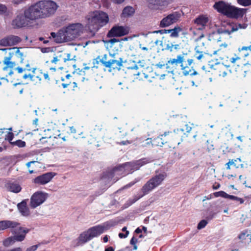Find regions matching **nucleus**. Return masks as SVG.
Returning a JSON list of instances; mask_svg holds the SVG:
<instances>
[{
	"instance_id": "obj_53",
	"label": "nucleus",
	"mask_w": 251,
	"mask_h": 251,
	"mask_svg": "<svg viewBox=\"0 0 251 251\" xmlns=\"http://www.w3.org/2000/svg\"><path fill=\"white\" fill-rule=\"evenodd\" d=\"M245 28V26H242L241 25L239 24L238 25H235V27H233L232 29V31H236L238 28Z\"/></svg>"
},
{
	"instance_id": "obj_23",
	"label": "nucleus",
	"mask_w": 251,
	"mask_h": 251,
	"mask_svg": "<svg viewBox=\"0 0 251 251\" xmlns=\"http://www.w3.org/2000/svg\"><path fill=\"white\" fill-rule=\"evenodd\" d=\"M149 6L154 9H161L167 5L166 0H147Z\"/></svg>"
},
{
	"instance_id": "obj_59",
	"label": "nucleus",
	"mask_w": 251,
	"mask_h": 251,
	"mask_svg": "<svg viewBox=\"0 0 251 251\" xmlns=\"http://www.w3.org/2000/svg\"><path fill=\"white\" fill-rule=\"evenodd\" d=\"M25 69H26V71H30L31 70V68H30V66L29 63H27L26 65V68H25Z\"/></svg>"
},
{
	"instance_id": "obj_51",
	"label": "nucleus",
	"mask_w": 251,
	"mask_h": 251,
	"mask_svg": "<svg viewBox=\"0 0 251 251\" xmlns=\"http://www.w3.org/2000/svg\"><path fill=\"white\" fill-rule=\"evenodd\" d=\"M14 69H15L19 74H22L26 71L25 68H23L21 67H15Z\"/></svg>"
},
{
	"instance_id": "obj_27",
	"label": "nucleus",
	"mask_w": 251,
	"mask_h": 251,
	"mask_svg": "<svg viewBox=\"0 0 251 251\" xmlns=\"http://www.w3.org/2000/svg\"><path fill=\"white\" fill-rule=\"evenodd\" d=\"M125 67L128 69L138 70L137 63L133 60L129 59L124 62Z\"/></svg>"
},
{
	"instance_id": "obj_39",
	"label": "nucleus",
	"mask_w": 251,
	"mask_h": 251,
	"mask_svg": "<svg viewBox=\"0 0 251 251\" xmlns=\"http://www.w3.org/2000/svg\"><path fill=\"white\" fill-rule=\"evenodd\" d=\"M207 224V222L204 220H201L198 225V229H201L204 228Z\"/></svg>"
},
{
	"instance_id": "obj_5",
	"label": "nucleus",
	"mask_w": 251,
	"mask_h": 251,
	"mask_svg": "<svg viewBox=\"0 0 251 251\" xmlns=\"http://www.w3.org/2000/svg\"><path fill=\"white\" fill-rule=\"evenodd\" d=\"M166 174L163 173L157 174L152 177L143 187L142 189L143 194L136 196L132 201L130 202V205L134 203L143 196L148 194L150 192L160 185L166 177Z\"/></svg>"
},
{
	"instance_id": "obj_41",
	"label": "nucleus",
	"mask_w": 251,
	"mask_h": 251,
	"mask_svg": "<svg viewBox=\"0 0 251 251\" xmlns=\"http://www.w3.org/2000/svg\"><path fill=\"white\" fill-rule=\"evenodd\" d=\"M14 138V134L12 132H8L7 135L5 136V139L6 140L8 141L11 144V142H12V140H13Z\"/></svg>"
},
{
	"instance_id": "obj_6",
	"label": "nucleus",
	"mask_w": 251,
	"mask_h": 251,
	"mask_svg": "<svg viewBox=\"0 0 251 251\" xmlns=\"http://www.w3.org/2000/svg\"><path fill=\"white\" fill-rule=\"evenodd\" d=\"M35 4L42 19L50 17L57 8L56 3L50 0H40L35 3Z\"/></svg>"
},
{
	"instance_id": "obj_42",
	"label": "nucleus",
	"mask_w": 251,
	"mask_h": 251,
	"mask_svg": "<svg viewBox=\"0 0 251 251\" xmlns=\"http://www.w3.org/2000/svg\"><path fill=\"white\" fill-rule=\"evenodd\" d=\"M239 161L241 162V160L240 158H237L236 159H231L229 160V163H232L231 165L234 166L236 168H239V165L236 164V162Z\"/></svg>"
},
{
	"instance_id": "obj_38",
	"label": "nucleus",
	"mask_w": 251,
	"mask_h": 251,
	"mask_svg": "<svg viewBox=\"0 0 251 251\" xmlns=\"http://www.w3.org/2000/svg\"><path fill=\"white\" fill-rule=\"evenodd\" d=\"M229 199L234 201L237 202H238L239 204H242L244 202V201L243 199L238 198L233 195H230Z\"/></svg>"
},
{
	"instance_id": "obj_11",
	"label": "nucleus",
	"mask_w": 251,
	"mask_h": 251,
	"mask_svg": "<svg viewBox=\"0 0 251 251\" xmlns=\"http://www.w3.org/2000/svg\"><path fill=\"white\" fill-rule=\"evenodd\" d=\"M183 15L182 11H175L164 17L160 21V26L165 27L177 22Z\"/></svg>"
},
{
	"instance_id": "obj_21",
	"label": "nucleus",
	"mask_w": 251,
	"mask_h": 251,
	"mask_svg": "<svg viewBox=\"0 0 251 251\" xmlns=\"http://www.w3.org/2000/svg\"><path fill=\"white\" fill-rule=\"evenodd\" d=\"M30 24V23L28 19L25 17V15H18L16 18L13 21V25L18 27H22L28 26Z\"/></svg>"
},
{
	"instance_id": "obj_19",
	"label": "nucleus",
	"mask_w": 251,
	"mask_h": 251,
	"mask_svg": "<svg viewBox=\"0 0 251 251\" xmlns=\"http://www.w3.org/2000/svg\"><path fill=\"white\" fill-rule=\"evenodd\" d=\"M54 176V173L51 172L47 173L36 177L33 180V182L36 184L44 185L49 182Z\"/></svg>"
},
{
	"instance_id": "obj_61",
	"label": "nucleus",
	"mask_w": 251,
	"mask_h": 251,
	"mask_svg": "<svg viewBox=\"0 0 251 251\" xmlns=\"http://www.w3.org/2000/svg\"><path fill=\"white\" fill-rule=\"evenodd\" d=\"M231 164L232 163H229V161L227 163H226V169L227 170H230V166L231 165Z\"/></svg>"
},
{
	"instance_id": "obj_29",
	"label": "nucleus",
	"mask_w": 251,
	"mask_h": 251,
	"mask_svg": "<svg viewBox=\"0 0 251 251\" xmlns=\"http://www.w3.org/2000/svg\"><path fill=\"white\" fill-rule=\"evenodd\" d=\"M9 50H12V51L9 53H12V56L15 54L18 57L20 58V62L22 63L24 60V54L23 52L20 51V49L18 48H13L9 49Z\"/></svg>"
},
{
	"instance_id": "obj_40",
	"label": "nucleus",
	"mask_w": 251,
	"mask_h": 251,
	"mask_svg": "<svg viewBox=\"0 0 251 251\" xmlns=\"http://www.w3.org/2000/svg\"><path fill=\"white\" fill-rule=\"evenodd\" d=\"M220 46L221 47V49H219V50H217L214 51L213 52V54H214V55H217V54L220 55L221 51H222L221 48L222 47H224V48H226L227 47V44H226V43H224V44H222L220 45Z\"/></svg>"
},
{
	"instance_id": "obj_50",
	"label": "nucleus",
	"mask_w": 251,
	"mask_h": 251,
	"mask_svg": "<svg viewBox=\"0 0 251 251\" xmlns=\"http://www.w3.org/2000/svg\"><path fill=\"white\" fill-rule=\"evenodd\" d=\"M75 57V55H73L72 57H71V54L70 53H68L67 54V58H65L64 59V61L65 62H66L67 61H72V60H73L74 59Z\"/></svg>"
},
{
	"instance_id": "obj_55",
	"label": "nucleus",
	"mask_w": 251,
	"mask_h": 251,
	"mask_svg": "<svg viewBox=\"0 0 251 251\" xmlns=\"http://www.w3.org/2000/svg\"><path fill=\"white\" fill-rule=\"evenodd\" d=\"M24 1V0H12V3L14 4H19L22 3Z\"/></svg>"
},
{
	"instance_id": "obj_15",
	"label": "nucleus",
	"mask_w": 251,
	"mask_h": 251,
	"mask_svg": "<svg viewBox=\"0 0 251 251\" xmlns=\"http://www.w3.org/2000/svg\"><path fill=\"white\" fill-rule=\"evenodd\" d=\"M47 194L42 192H36L34 193L30 198V206L35 208L42 204L47 199Z\"/></svg>"
},
{
	"instance_id": "obj_10",
	"label": "nucleus",
	"mask_w": 251,
	"mask_h": 251,
	"mask_svg": "<svg viewBox=\"0 0 251 251\" xmlns=\"http://www.w3.org/2000/svg\"><path fill=\"white\" fill-rule=\"evenodd\" d=\"M151 33V32L148 33H141L137 40L139 49L143 52L148 53L151 50L150 45L152 42V40L150 38Z\"/></svg>"
},
{
	"instance_id": "obj_46",
	"label": "nucleus",
	"mask_w": 251,
	"mask_h": 251,
	"mask_svg": "<svg viewBox=\"0 0 251 251\" xmlns=\"http://www.w3.org/2000/svg\"><path fill=\"white\" fill-rule=\"evenodd\" d=\"M34 75H31L30 74H25L23 76V79H28L29 78L30 80H33V77H34Z\"/></svg>"
},
{
	"instance_id": "obj_58",
	"label": "nucleus",
	"mask_w": 251,
	"mask_h": 251,
	"mask_svg": "<svg viewBox=\"0 0 251 251\" xmlns=\"http://www.w3.org/2000/svg\"><path fill=\"white\" fill-rule=\"evenodd\" d=\"M59 60V59L58 58V57L56 56L53 58L51 62L54 63H56Z\"/></svg>"
},
{
	"instance_id": "obj_49",
	"label": "nucleus",
	"mask_w": 251,
	"mask_h": 251,
	"mask_svg": "<svg viewBox=\"0 0 251 251\" xmlns=\"http://www.w3.org/2000/svg\"><path fill=\"white\" fill-rule=\"evenodd\" d=\"M146 63L145 61H140L137 63V66H138V69H141L144 68L145 66Z\"/></svg>"
},
{
	"instance_id": "obj_4",
	"label": "nucleus",
	"mask_w": 251,
	"mask_h": 251,
	"mask_svg": "<svg viewBox=\"0 0 251 251\" xmlns=\"http://www.w3.org/2000/svg\"><path fill=\"white\" fill-rule=\"evenodd\" d=\"M110 227L107 224L93 226L82 232L75 240V246H82L95 237H97L108 230Z\"/></svg>"
},
{
	"instance_id": "obj_22",
	"label": "nucleus",
	"mask_w": 251,
	"mask_h": 251,
	"mask_svg": "<svg viewBox=\"0 0 251 251\" xmlns=\"http://www.w3.org/2000/svg\"><path fill=\"white\" fill-rule=\"evenodd\" d=\"M118 41L119 40L115 38L104 41V45L109 51V55L112 57H114L118 54V50L115 51L113 48L114 44Z\"/></svg>"
},
{
	"instance_id": "obj_54",
	"label": "nucleus",
	"mask_w": 251,
	"mask_h": 251,
	"mask_svg": "<svg viewBox=\"0 0 251 251\" xmlns=\"http://www.w3.org/2000/svg\"><path fill=\"white\" fill-rule=\"evenodd\" d=\"M251 69V68H250V67H245V65L244 66L243 70H244V72L245 73L244 77H245L246 76L247 73Z\"/></svg>"
},
{
	"instance_id": "obj_52",
	"label": "nucleus",
	"mask_w": 251,
	"mask_h": 251,
	"mask_svg": "<svg viewBox=\"0 0 251 251\" xmlns=\"http://www.w3.org/2000/svg\"><path fill=\"white\" fill-rule=\"evenodd\" d=\"M128 234H129L128 231H126V233L125 234H124V233H120L119 234V236L121 238H126Z\"/></svg>"
},
{
	"instance_id": "obj_34",
	"label": "nucleus",
	"mask_w": 251,
	"mask_h": 251,
	"mask_svg": "<svg viewBox=\"0 0 251 251\" xmlns=\"http://www.w3.org/2000/svg\"><path fill=\"white\" fill-rule=\"evenodd\" d=\"M195 50L196 51V53L194 55L195 57L198 60H201L204 57L203 52L199 51L198 47L195 48Z\"/></svg>"
},
{
	"instance_id": "obj_13",
	"label": "nucleus",
	"mask_w": 251,
	"mask_h": 251,
	"mask_svg": "<svg viewBox=\"0 0 251 251\" xmlns=\"http://www.w3.org/2000/svg\"><path fill=\"white\" fill-rule=\"evenodd\" d=\"M24 14L30 24L38 20L42 19L35 3L25 9Z\"/></svg>"
},
{
	"instance_id": "obj_25",
	"label": "nucleus",
	"mask_w": 251,
	"mask_h": 251,
	"mask_svg": "<svg viewBox=\"0 0 251 251\" xmlns=\"http://www.w3.org/2000/svg\"><path fill=\"white\" fill-rule=\"evenodd\" d=\"M18 207L20 212L23 215L26 216L29 214V211L26 206V203L23 201L18 204Z\"/></svg>"
},
{
	"instance_id": "obj_2",
	"label": "nucleus",
	"mask_w": 251,
	"mask_h": 251,
	"mask_svg": "<svg viewBox=\"0 0 251 251\" xmlns=\"http://www.w3.org/2000/svg\"><path fill=\"white\" fill-rule=\"evenodd\" d=\"M193 63V59H188L186 62L184 58V54H180L177 56L176 58L169 60L166 63V68L168 72L173 73L179 64L180 65L181 69L184 75H196L197 73L192 66Z\"/></svg>"
},
{
	"instance_id": "obj_63",
	"label": "nucleus",
	"mask_w": 251,
	"mask_h": 251,
	"mask_svg": "<svg viewBox=\"0 0 251 251\" xmlns=\"http://www.w3.org/2000/svg\"><path fill=\"white\" fill-rule=\"evenodd\" d=\"M105 251H114V249L112 247H109L105 249Z\"/></svg>"
},
{
	"instance_id": "obj_3",
	"label": "nucleus",
	"mask_w": 251,
	"mask_h": 251,
	"mask_svg": "<svg viewBox=\"0 0 251 251\" xmlns=\"http://www.w3.org/2000/svg\"><path fill=\"white\" fill-rule=\"evenodd\" d=\"M213 7L218 12L233 19L243 17L247 10V9L238 8L224 1L215 2Z\"/></svg>"
},
{
	"instance_id": "obj_17",
	"label": "nucleus",
	"mask_w": 251,
	"mask_h": 251,
	"mask_svg": "<svg viewBox=\"0 0 251 251\" xmlns=\"http://www.w3.org/2000/svg\"><path fill=\"white\" fill-rule=\"evenodd\" d=\"M21 41V39L16 36L10 35L0 40V46L2 47L12 46Z\"/></svg>"
},
{
	"instance_id": "obj_31",
	"label": "nucleus",
	"mask_w": 251,
	"mask_h": 251,
	"mask_svg": "<svg viewBox=\"0 0 251 251\" xmlns=\"http://www.w3.org/2000/svg\"><path fill=\"white\" fill-rule=\"evenodd\" d=\"M134 12L133 8L130 6L125 7L123 11V15L124 17L129 16L132 15Z\"/></svg>"
},
{
	"instance_id": "obj_9",
	"label": "nucleus",
	"mask_w": 251,
	"mask_h": 251,
	"mask_svg": "<svg viewBox=\"0 0 251 251\" xmlns=\"http://www.w3.org/2000/svg\"><path fill=\"white\" fill-rule=\"evenodd\" d=\"M12 232L15 234L14 236L7 238L3 241V245L4 246L7 247L13 244L15 241H23L25 239L26 233H28V229L20 227L12 230Z\"/></svg>"
},
{
	"instance_id": "obj_20",
	"label": "nucleus",
	"mask_w": 251,
	"mask_h": 251,
	"mask_svg": "<svg viewBox=\"0 0 251 251\" xmlns=\"http://www.w3.org/2000/svg\"><path fill=\"white\" fill-rule=\"evenodd\" d=\"M21 227L20 224L16 222L3 220L0 221V232L5 230L7 228H11L12 230L15 229L16 228Z\"/></svg>"
},
{
	"instance_id": "obj_64",
	"label": "nucleus",
	"mask_w": 251,
	"mask_h": 251,
	"mask_svg": "<svg viewBox=\"0 0 251 251\" xmlns=\"http://www.w3.org/2000/svg\"><path fill=\"white\" fill-rule=\"evenodd\" d=\"M35 162V161H30V162H27L26 164V165L27 167L29 168L31 164L34 163Z\"/></svg>"
},
{
	"instance_id": "obj_7",
	"label": "nucleus",
	"mask_w": 251,
	"mask_h": 251,
	"mask_svg": "<svg viewBox=\"0 0 251 251\" xmlns=\"http://www.w3.org/2000/svg\"><path fill=\"white\" fill-rule=\"evenodd\" d=\"M84 30V25L80 23H75L67 26L64 31V42L74 40Z\"/></svg>"
},
{
	"instance_id": "obj_30",
	"label": "nucleus",
	"mask_w": 251,
	"mask_h": 251,
	"mask_svg": "<svg viewBox=\"0 0 251 251\" xmlns=\"http://www.w3.org/2000/svg\"><path fill=\"white\" fill-rule=\"evenodd\" d=\"M209 40L210 41H221V34L218 32H214L209 34Z\"/></svg>"
},
{
	"instance_id": "obj_37",
	"label": "nucleus",
	"mask_w": 251,
	"mask_h": 251,
	"mask_svg": "<svg viewBox=\"0 0 251 251\" xmlns=\"http://www.w3.org/2000/svg\"><path fill=\"white\" fill-rule=\"evenodd\" d=\"M238 50L239 52L242 51H246L247 53H245L244 55L245 56H247L249 55L248 51L251 52V45L248 46V47H242L241 48H239L238 49Z\"/></svg>"
},
{
	"instance_id": "obj_18",
	"label": "nucleus",
	"mask_w": 251,
	"mask_h": 251,
	"mask_svg": "<svg viewBox=\"0 0 251 251\" xmlns=\"http://www.w3.org/2000/svg\"><path fill=\"white\" fill-rule=\"evenodd\" d=\"M119 59V60L110 59L108 61L103 62V64L105 67L108 68L109 69V71L110 72L114 70H120L122 66L123 61L121 58Z\"/></svg>"
},
{
	"instance_id": "obj_14",
	"label": "nucleus",
	"mask_w": 251,
	"mask_h": 251,
	"mask_svg": "<svg viewBox=\"0 0 251 251\" xmlns=\"http://www.w3.org/2000/svg\"><path fill=\"white\" fill-rule=\"evenodd\" d=\"M130 28L127 26L116 25L109 31L107 36L110 37H121L128 34Z\"/></svg>"
},
{
	"instance_id": "obj_16",
	"label": "nucleus",
	"mask_w": 251,
	"mask_h": 251,
	"mask_svg": "<svg viewBox=\"0 0 251 251\" xmlns=\"http://www.w3.org/2000/svg\"><path fill=\"white\" fill-rule=\"evenodd\" d=\"M12 53H9L8 55L4 57L3 60L4 67L2 70L4 71L8 72L9 75H12L14 74L13 70L16 65V62L12 60Z\"/></svg>"
},
{
	"instance_id": "obj_62",
	"label": "nucleus",
	"mask_w": 251,
	"mask_h": 251,
	"mask_svg": "<svg viewBox=\"0 0 251 251\" xmlns=\"http://www.w3.org/2000/svg\"><path fill=\"white\" fill-rule=\"evenodd\" d=\"M227 75V73L226 71H223L221 73H220L219 74V75L220 76H222L223 77L226 76Z\"/></svg>"
},
{
	"instance_id": "obj_24",
	"label": "nucleus",
	"mask_w": 251,
	"mask_h": 251,
	"mask_svg": "<svg viewBox=\"0 0 251 251\" xmlns=\"http://www.w3.org/2000/svg\"><path fill=\"white\" fill-rule=\"evenodd\" d=\"M209 21L208 17L206 15L199 16L194 20V23L199 26V29H204Z\"/></svg>"
},
{
	"instance_id": "obj_48",
	"label": "nucleus",
	"mask_w": 251,
	"mask_h": 251,
	"mask_svg": "<svg viewBox=\"0 0 251 251\" xmlns=\"http://www.w3.org/2000/svg\"><path fill=\"white\" fill-rule=\"evenodd\" d=\"M151 33V35L152 34V33H159L161 34H168V31H167V29H162V30L154 31Z\"/></svg>"
},
{
	"instance_id": "obj_35",
	"label": "nucleus",
	"mask_w": 251,
	"mask_h": 251,
	"mask_svg": "<svg viewBox=\"0 0 251 251\" xmlns=\"http://www.w3.org/2000/svg\"><path fill=\"white\" fill-rule=\"evenodd\" d=\"M11 144L13 146H16L19 148H23L25 146V142L21 140H18L15 142H11Z\"/></svg>"
},
{
	"instance_id": "obj_36",
	"label": "nucleus",
	"mask_w": 251,
	"mask_h": 251,
	"mask_svg": "<svg viewBox=\"0 0 251 251\" xmlns=\"http://www.w3.org/2000/svg\"><path fill=\"white\" fill-rule=\"evenodd\" d=\"M239 4L243 6H248L251 5V0H237Z\"/></svg>"
},
{
	"instance_id": "obj_56",
	"label": "nucleus",
	"mask_w": 251,
	"mask_h": 251,
	"mask_svg": "<svg viewBox=\"0 0 251 251\" xmlns=\"http://www.w3.org/2000/svg\"><path fill=\"white\" fill-rule=\"evenodd\" d=\"M185 126H186V130L187 132H190L192 129V127L191 126H189L188 125H186Z\"/></svg>"
},
{
	"instance_id": "obj_33",
	"label": "nucleus",
	"mask_w": 251,
	"mask_h": 251,
	"mask_svg": "<svg viewBox=\"0 0 251 251\" xmlns=\"http://www.w3.org/2000/svg\"><path fill=\"white\" fill-rule=\"evenodd\" d=\"M214 196L216 197H223V198L228 199H229L230 197V195L227 194L224 191H222L215 192L214 193Z\"/></svg>"
},
{
	"instance_id": "obj_45",
	"label": "nucleus",
	"mask_w": 251,
	"mask_h": 251,
	"mask_svg": "<svg viewBox=\"0 0 251 251\" xmlns=\"http://www.w3.org/2000/svg\"><path fill=\"white\" fill-rule=\"evenodd\" d=\"M7 11V7L2 4H0V14H5Z\"/></svg>"
},
{
	"instance_id": "obj_12",
	"label": "nucleus",
	"mask_w": 251,
	"mask_h": 251,
	"mask_svg": "<svg viewBox=\"0 0 251 251\" xmlns=\"http://www.w3.org/2000/svg\"><path fill=\"white\" fill-rule=\"evenodd\" d=\"M151 162V160L148 158H143L142 159L136 161L135 162L127 163L122 166H120L118 169H117L115 171L117 172L118 170L122 171L123 170L130 171L138 170L141 166L149 163Z\"/></svg>"
},
{
	"instance_id": "obj_60",
	"label": "nucleus",
	"mask_w": 251,
	"mask_h": 251,
	"mask_svg": "<svg viewBox=\"0 0 251 251\" xmlns=\"http://www.w3.org/2000/svg\"><path fill=\"white\" fill-rule=\"evenodd\" d=\"M103 242L106 243L108 241V236L107 235H105L103 238Z\"/></svg>"
},
{
	"instance_id": "obj_57",
	"label": "nucleus",
	"mask_w": 251,
	"mask_h": 251,
	"mask_svg": "<svg viewBox=\"0 0 251 251\" xmlns=\"http://www.w3.org/2000/svg\"><path fill=\"white\" fill-rule=\"evenodd\" d=\"M246 236V234L245 233H242L239 235V238L241 240H244V239H245V237Z\"/></svg>"
},
{
	"instance_id": "obj_26",
	"label": "nucleus",
	"mask_w": 251,
	"mask_h": 251,
	"mask_svg": "<svg viewBox=\"0 0 251 251\" xmlns=\"http://www.w3.org/2000/svg\"><path fill=\"white\" fill-rule=\"evenodd\" d=\"M182 30V28L178 26H175L173 29H167L168 34L170 33V36L174 38L178 37L179 32Z\"/></svg>"
},
{
	"instance_id": "obj_32",
	"label": "nucleus",
	"mask_w": 251,
	"mask_h": 251,
	"mask_svg": "<svg viewBox=\"0 0 251 251\" xmlns=\"http://www.w3.org/2000/svg\"><path fill=\"white\" fill-rule=\"evenodd\" d=\"M51 36L54 39V41L56 43H61L63 42V38H62V36L61 35L60 32L57 33L51 32Z\"/></svg>"
},
{
	"instance_id": "obj_28",
	"label": "nucleus",
	"mask_w": 251,
	"mask_h": 251,
	"mask_svg": "<svg viewBox=\"0 0 251 251\" xmlns=\"http://www.w3.org/2000/svg\"><path fill=\"white\" fill-rule=\"evenodd\" d=\"M7 188L10 192L15 193L20 192L22 189L19 184L14 183L9 184Z\"/></svg>"
},
{
	"instance_id": "obj_43",
	"label": "nucleus",
	"mask_w": 251,
	"mask_h": 251,
	"mask_svg": "<svg viewBox=\"0 0 251 251\" xmlns=\"http://www.w3.org/2000/svg\"><path fill=\"white\" fill-rule=\"evenodd\" d=\"M137 242L138 240L134 237L130 240V244L133 246V249L135 250L137 249V246H136Z\"/></svg>"
},
{
	"instance_id": "obj_8",
	"label": "nucleus",
	"mask_w": 251,
	"mask_h": 251,
	"mask_svg": "<svg viewBox=\"0 0 251 251\" xmlns=\"http://www.w3.org/2000/svg\"><path fill=\"white\" fill-rule=\"evenodd\" d=\"M168 135H169V138L171 140L178 145L183 141V138L185 137V133H184L183 129H177L176 130H174L173 132H165L163 134L160 135L159 137H157L155 139V142L157 143L156 145L159 146H162L163 145L164 142L162 141V137L163 136H166Z\"/></svg>"
},
{
	"instance_id": "obj_44",
	"label": "nucleus",
	"mask_w": 251,
	"mask_h": 251,
	"mask_svg": "<svg viewBox=\"0 0 251 251\" xmlns=\"http://www.w3.org/2000/svg\"><path fill=\"white\" fill-rule=\"evenodd\" d=\"M240 59V57L235 54L234 56L230 58L229 61L232 64H235L238 60Z\"/></svg>"
},
{
	"instance_id": "obj_1",
	"label": "nucleus",
	"mask_w": 251,
	"mask_h": 251,
	"mask_svg": "<svg viewBox=\"0 0 251 251\" xmlns=\"http://www.w3.org/2000/svg\"><path fill=\"white\" fill-rule=\"evenodd\" d=\"M85 20L86 26L91 32L95 33L109 22V16L102 11L95 10L89 12Z\"/></svg>"
},
{
	"instance_id": "obj_47",
	"label": "nucleus",
	"mask_w": 251,
	"mask_h": 251,
	"mask_svg": "<svg viewBox=\"0 0 251 251\" xmlns=\"http://www.w3.org/2000/svg\"><path fill=\"white\" fill-rule=\"evenodd\" d=\"M39 245L32 246L26 249L25 251H36L38 249Z\"/></svg>"
}]
</instances>
